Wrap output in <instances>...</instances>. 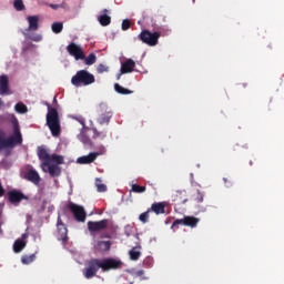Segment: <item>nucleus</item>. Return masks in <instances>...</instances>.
Here are the masks:
<instances>
[{"mask_svg": "<svg viewBox=\"0 0 284 284\" xmlns=\"http://www.w3.org/2000/svg\"><path fill=\"white\" fill-rule=\"evenodd\" d=\"M29 28L27 29L29 32H37L39 30V16H29L27 18Z\"/></svg>", "mask_w": 284, "mask_h": 284, "instance_id": "obj_21", "label": "nucleus"}, {"mask_svg": "<svg viewBox=\"0 0 284 284\" xmlns=\"http://www.w3.org/2000/svg\"><path fill=\"white\" fill-rule=\"evenodd\" d=\"M27 239H28V233H23L21 235V239L16 240V242L13 243V252L16 254L23 252V250L26 248V245L28 244L26 242Z\"/></svg>", "mask_w": 284, "mask_h": 284, "instance_id": "obj_18", "label": "nucleus"}, {"mask_svg": "<svg viewBox=\"0 0 284 284\" xmlns=\"http://www.w3.org/2000/svg\"><path fill=\"white\" fill-rule=\"evenodd\" d=\"M149 220H150V210L143 212L139 216V221H141V223H148Z\"/></svg>", "mask_w": 284, "mask_h": 284, "instance_id": "obj_36", "label": "nucleus"}, {"mask_svg": "<svg viewBox=\"0 0 284 284\" xmlns=\"http://www.w3.org/2000/svg\"><path fill=\"white\" fill-rule=\"evenodd\" d=\"M172 201L175 205H185L187 203V192L183 191H175L172 194Z\"/></svg>", "mask_w": 284, "mask_h": 284, "instance_id": "obj_17", "label": "nucleus"}, {"mask_svg": "<svg viewBox=\"0 0 284 284\" xmlns=\"http://www.w3.org/2000/svg\"><path fill=\"white\" fill-rule=\"evenodd\" d=\"M90 132L93 133L94 138L99 136V131H97V129H87L78 135L79 141H81L85 148L93 146L92 140L90 139Z\"/></svg>", "mask_w": 284, "mask_h": 284, "instance_id": "obj_11", "label": "nucleus"}, {"mask_svg": "<svg viewBox=\"0 0 284 284\" xmlns=\"http://www.w3.org/2000/svg\"><path fill=\"white\" fill-rule=\"evenodd\" d=\"M139 41L154 48V45H159V39H161V32L155 31L152 32L148 29H143L138 36Z\"/></svg>", "mask_w": 284, "mask_h": 284, "instance_id": "obj_3", "label": "nucleus"}, {"mask_svg": "<svg viewBox=\"0 0 284 284\" xmlns=\"http://www.w3.org/2000/svg\"><path fill=\"white\" fill-rule=\"evenodd\" d=\"M1 214H3V210L1 209V204H0V219H1Z\"/></svg>", "mask_w": 284, "mask_h": 284, "instance_id": "obj_48", "label": "nucleus"}, {"mask_svg": "<svg viewBox=\"0 0 284 284\" xmlns=\"http://www.w3.org/2000/svg\"><path fill=\"white\" fill-rule=\"evenodd\" d=\"M57 227L59 240L62 241V243H68V227H65V224L63 223V220H61V216L58 217Z\"/></svg>", "mask_w": 284, "mask_h": 284, "instance_id": "obj_16", "label": "nucleus"}, {"mask_svg": "<svg viewBox=\"0 0 284 284\" xmlns=\"http://www.w3.org/2000/svg\"><path fill=\"white\" fill-rule=\"evenodd\" d=\"M49 111L47 114V125L52 134V136L61 135V122L59 121V111L54 108L48 105Z\"/></svg>", "mask_w": 284, "mask_h": 284, "instance_id": "obj_1", "label": "nucleus"}, {"mask_svg": "<svg viewBox=\"0 0 284 284\" xmlns=\"http://www.w3.org/2000/svg\"><path fill=\"white\" fill-rule=\"evenodd\" d=\"M0 105H3V102L1 101V99H0Z\"/></svg>", "mask_w": 284, "mask_h": 284, "instance_id": "obj_49", "label": "nucleus"}, {"mask_svg": "<svg viewBox=\"0 0 284 284\" xmlns=\"http://www.w3.org/2000/svg\"><path fill=\"white\" fill-rule=\"evenodd\" d=\"M204 195L201 191H197V196L195 199L196 203H203Z\"/></svg>", "mask_w": 284, "mask_h": 284, "instance_id": "obj_41", "label": "nucleus"}, {"mask_svg": "<svg viewBox=\"0 0 284 284\" xmlns=\"http://www.w3.org/2000/svg\"><path fill=\"white\" fill-rule=\"evenodd\" d=\"M98 156H99L98 152H92L89 155H83V156L79 158L78 163H80L81 165H88L90 163H94V161H97Z\"/></svg>", "mask_w": 284, "mask_h": 284, "instance_id": "obj_20", "label": "nucleus"}, {"mask_svg": "<svg viewBox=\"0 0 284 284\" xmlns=\"http://www.w3.org/2000/svg\"><path fill=\"white\" fill-rule=\"evenodd\" d=\"M31 41H36V42H39L41 41V36H34V37H30Z\"/></svg>", "mask_w": 284, "mask_h": 284, "instance_id": "obj_42", "label": "nucleus"}, {"mask_svg": "<svg viewBox=\"0 0 284 284\" xmlns=\"http://www.w3.org/2000/svg\"><path fill=\"white\" fill-rule=\"evenodd\" d=\"M223 181H224L226 187H230V185H232L230 182H229V184H227V178H223Z\"/></svg>", "mask_w": 284, "mask_h": 284, "instance_id": "obj_46", "label": "nucleus"}, {"mask_svg": "<svg viewBox=\"0 0 284 284\" xmlns=\"http://www.w3.org/2000/svg\"><path fill=\"white\" fill-rule=\"evenodd\" d=\"M110 119H112V113L111 112L104 113V114L99 116L98 123H100V125H103L105 123H110Z\"/></svg>", "mask_w": 284, "mask_h": 284, "instance_id": "obj_28", "label": "nucleus"}, {"mask_svg": "<svg viewBox=\"0 0 284 284\" xmlns=\"http://www.w3.org/2000/svg\"><path fill=\"white\" fill-rule=\"evenodd\" d=\"M122 74H124V73H121V72H120V73L118 74V77H116V80H118V81L121 79Z\"/></svg>", "mask_w": 284, "mask_h": 284, "instance_id": "obj_47", "label": "nucleus"}, {"mask_svg": "<svg viewBox=\"0 0 284 284\" xmlns=\"http://www.w3.org/2000/svg\"><path fill=\"white\" fill-rule=\"evenodd\" d=\"M102 270V262L99 258H91L88 262L87 267L83 270V276L87 278H94L97 276V272Z\"/></svg>", "mask_w": 284, "mask_h": 284, "instance_id": "obj_6", "label": "nucleus"}, {"mask_svg": "<svg viewBox=\"0 0 284 284\" xmlns=\"http://www.w3.org/2000/svg\"><path fill=\"white\" fill-rule=\"evenodd\" d=\"M108 229V220H102L99 222H88V230L89 232H103V230Z\"/></svg>", "mask_w": 284, "mask_h": 284, "instance_id": "obj_15", "label": "nucleus"}, {"mask_svg": "<svg viewBox=\"0 0 284 284\" xmlns=\"http://www.w3.org/2000/svg\"><path fill=\"white\" fill-rule=\"evenodd\" d=\"M12 116H14V114H2L0 115V123H7V121H12Z\"/></svg>", "mask_w": 284, "mask_h": 284, "instance_id": "obj_38", "label": "nucleus"}, {"mask_svg": "<svg viewBox=\"0 0 284 284\" xmlns=\"http://www.w3.org/2000/svg\"><path fill=\"white\" fill-rule=\"evenodd\" d=\"M13 8L18 11L21 12L26 10V4H23V0H14L13 2Z\"/></svg>", "mask_w": 284, "mask_h": 284, "instance_id": "obj_34", "label": "nucleus"}, {"mask_svg": "<svg viewBox=\"0 0 284 284\" xmlns=\"http://www.w3.org/2000/svg\"><path fill=\"white\" fill-rule=\"evenodd\" d=\"M132 21L130 19H124L122 21V30L125 32L129 28H131Z\"/></svg>", "mask_w": 284, "mask_h": 284, "instance_id": "obj_39", "label": "nucleus"}, {"mask_svg": "<svg viewBox=\"0 0 284 284\" xmlns=\"http://www.w3.org/2000/svg\"><path fill=\"white\" fill-rule=\"evenodd\" d=\"M94 81V74L90 73L88 70L78 71L71 79V83L75 88H81V85H92Z\"/></svg>", "mask_w": 284, "mask_h": 284, "instance_id": "obj_2", "label": "nucleus"}, {"mask_svg": "<svg viewBox=\"0 0 284 284\" xmlns=\"http://www.w3.org/2000/svg\"><path fill=\"white\" fill-rule=\"evenodd\" d=\"M131 190L135 194H143V192H145L146 187L145 186H141L139 184H132V189Z\"/></svg>", "mask_w": 284, "mask_h": 284, "instance_id": "obj_35", "label": "nucleus"}, {"mask_svg": "<svg viewBox=\"0 0 284 284\" xmlns=\"http://www.w3.org/2000/svg\"><path fill=\"white\" fill-rule=\"evenodd\" d=\"M8 197L10 203L17 204L22 201H28V195L23 194L21 191L12 190L8 192Z\"/></svg>", "mask_w": 284, "mask_h": 284, "instance_id": "obj_14", "label": "nucleus"}, {"mask_svg": "<svg viewBox=\"0 0 284 284\" xmlns=\"http://www.w3.org/2000/svg\"><path fill=\"white\" fill-rule=\"evenodd\" d=\"M102 12H103V14L98 17V21H99L100 26H103V27L110 26V23H112V18L110 16H108L109 10L103 9Z\"/></svg>", "mask_w": 284, "mask_h": 284, "instance_id": "obj_23", "label": "nucleus"}, {"mask_svg": "<svg viewBox=\"0 0 284 284\" xmlns=\"http://www.w3.org/2000/svg\"><path fill=\"white\" fill-rule=\"evenodd\" d=\"M10 148V140L6 138V131L0 130V150Z\"/></svg>", "mask_w": 284, "mask_h": 284, "instance_id": "obj_25", "label": "nucleus"}, {"mask_svg": "<svg viewBox=\"0 0 284 284\" xmlns=\"http://www.w3.org/2000/svg\"><path fill=\"white\" fill-rule=\"evenodd\" d=\"M49 8H52V10H59L61 8L60 4H49Z\"/></svg>", "mask_w": 284, "mask_h": 284, "instance_id": "obj_44", "label": "nucleus"}, {"mask_svg": "<svg viewBox=\"0 0 284 284\" xmlns=\"http://www.w3.org/2000/svg\"><path fill=\"white\" fill-rule=\"evenodd\" d=\"M14 110H16V112H18V114H27L28 106L26 104H23L22 102H18L14 105Z\"/></svg>", "mask_w": 284, "mask_h": 284, "instance_id": "obj_31", "label": "nucleus"}, {"mask_svg": "<svg viewBox=\"0 0 284 284\" xmlns=\"http://www.w3.org/2000/svg\"><path fill=\"white\" fill-rule=\"evenodd\" d=\"M150 212H154V214H165V204L163 203H153Z\"/></svg>", "mask_w": 284, "mask_h": 284, "instance_id": "obj_24", "label": "nucleus"}, {"mask_svg": "<svg viewBox=\"0 0 284 284\" xmlns=\"http://www.w3.org/2000/svg\"><path fill=\"white\" fill-rule=\"evenodd\" d=\"M102 272H110V270H121L123 262L121 260L106 257L101 260Z\"/></svg>", "mask_w": 284, "mask_h": 284, "instance_id": "obj_10", "label": "nucleus"}, {"mask_svg": "<svg viewBox=\"0 0 284 284\" xmlns=\"http://www.w3.org/2000/svg\"><path fill=\"white\" fill-rule=\"evenodd\" d=\"M8 90H10L8 75H0V94H8Z\"/></svg>", "mask_w": 284, "mask_h": 284, "instance_id": "obj_22", "label": "nucleus"}, {"mask_svg": "<svg viewBox=\"0 0 284 284\" xmlns=\"http://www.w3.org/2000/svg\"><path fill=\"white\" fill-rule=\"evenodd\" d=\"M38 158L42 161L41 165H48V163H63V155L50 154L45 148H38Z\"/></svg>", "mask_w": 284, "mask_h": 284, "instance_id": "obj_5", "label": "nucleus"}, {"mask_svg": "<svg viewBox=\"0 0 284 284\" xmlns=\"http://www.w3.org/2000/svg\"><path fill=\"white\" fill-rule=\"evenodd\" d=\"M51 30L54 34H61V32H63V22H53Z\"/></svg>", "mask_w": 284, "mask_h": 284, "instance_id": "obj_29", "label": "nucleus"}, {"mask_svg": "<svg viewBox=\"0 0 284 284\" xmlns=\"http://www.w3.org/2000/svg\"><path fill=\"white\" fill-rule=\"evenodd\" d=\"M67 51L71 57H74L75 61L85 59V53H83V49L79 47V44L71 42L67 47Z\"/></svg>", "mask_w": 284, "mask_h": 284, "instance_id": "obj_12", "label": "nucleus"}, {"mask_svg": "<svg viewBox=\"0 0 284 284\" xmlns=\"http://www.w3.org/2000/svg\"><path fill=\"white\" fill-rule=\"evenodd\" d=\"M114 90H115V92H118V94H132L133 93V91L121 87V84H119V83L114 84Z\"/></svg>", "mask_w": 284, "mask_h": 284, "instance_id": "obj_32", "label": "nucleus"}, {"mask_svg": "<svg viewBox=\"0 0 284 284\" xmlns=\"http://www.w3.org/2000/svg\"><path fill=\"white\" fill-rule=\"evenodd\" d=\"M85 65H94L97 63V54L90 53L87 58L84 55Z\"/></svg>", "mask_w": 284, "mask_h": 284, "instance_id": "obj_33", "label": "nucleus"}, {"mask_svg": "<svg viewBox=\"0 0 284 284\" xmlns=\"http://www.w3.org/2000/svg\"><path fill=\"white\" fill-rule=\"evenodd\" d=\"M134 68H136V62L132 59H128L121 64L120 72L121 74H130L131 72H134Z\"/></svg>", "mask_w": 284, "mask_h": 284, "instance_id": "obj_19", "label": "nucleus"}, {"mask_svg": "<svg viewBox=\"0 0 284 284\" xmlns=\"http://www.w3.org/2000/svg\"><path fill=\"white\" fill-rule=\"evenodd\" d=\"M37 258L36 254H31V255H23L21 257V263L23 265H30V263H34V260Z\"/></svg>", "mask_w": 284, "mask_h": 284, "instance_id": "obj_30", "label": "nucleus"}, {"mask_svg": "<svg viewBox=\"0 0 284 284\" xmlns=\"http://www.w3.org/2000/svg\"><path fill=\"white\" fill-rule=\"evenodd\" d=\"M23 179L30 183H33V185H39L41 183V175H39V172H37L34 169H29L23 174Z\"/></svg>", "mask_w": 284, "mask_h": 284, "instance_id": "obj_13", "label": "nucleus"}, {"mask_svg": "<svg viewBox=\"0 0 284 284\" xmlns=\"http://www.w3.org/2000/svg\"><path fill=\"white\" fill-rule=\"evenodd\" d=\"M63 163L48 162V164L41 165L43 172L50 174L53 179L61 176V166Z\"/></svg>", "mask_w": 284, "mask_h": 284, "instance_id": "obj_8", "label": "nucleus"}, {"mask_svg": "<svg viewBox=\"0 0 284 284\" xmlns=\"http://www.w3.org/2000/svg\"><path fill=\"white\" fill-rule=\"evenodd\" d=\"M97 181H101L100 179H97Z\"/></svg>", "mask_w": 284, "mask_h": 284, "instance_id": "obj_52", "label": "nucleus"}, {"mask_svg": "<svg viewBox=\"0 0 284 284\" xmlns=\"http://www.w3.org/2000/svg\"><path fill=\"white\" fill-rule=\"evenodd\" d=\"M200 219L195 216H184L183 219H178L172 224V230L179 227V225H185L186 227H196L200 223Z\"/></svg>", "mask_w": 284, "mask_h": 284, "instance_id": "obj_9", "label": "nucleus"}, {"mask_svg": "<svg viewBox=\"0 0 284 284\" xmlns=\"http://www.w3.org/2000/svg\"><path fill=\"white\" fill-rule=\"evenodd\" d=\"M11 123L13 125V134L7 138L9 141L10 148H14L17 145H21L23 143V136L21 135V129L19 126V120L16 115H11Z\"/></svg>", "mask_w": 284, "mask_h": 284, "instance_id": "obj_4", "label": "nucleus"}, {"mask_svg": "<svg viewBox=\"0 0 284 284\" xmlns=\"http://www.w3.org/2000/svg\"><path fill=\"white\" fill-rule=\"evenodd\" d=\"M243 88H247V84H243Z\"/></svg>", "mask_w": 284, "mask_h": 284, "instance_id": "obj_51", "label": "nucleus"}, {"mask_svg": "<svg viewBox=\"0 0 284 284\" xmlns=\"http://www.w3.org/2000/svg\"><path fill=\"white\" fill-rule=\"evenodd\" d=\"M250 165H254V163L252 161H250Z\"/></svg>", "mask_w": 284, "mask_h": 284, "instance_id": "obj_50", "label": "nucleus"}, {"mask_svg": "<svg viewBox=\"0 0 284 284\" xmlns=\"http://www.w3.org/2000/svg\"><path fill=\"white\" fill-rule=\"evenodd\" d=\"M98 192H108V186L105 184H97Z\"/></svg>", "mask_w": 284, "mask_h": 284, "instance_id": "obj_40", "label": "nucleus"}, {"mask_svg": "<svg viewBox=\"0 0 284 284\" xmlns=\"http://www.w3.org/2000/svg\"><path fill=\"white\" fill-rule=\"evenodd\" d=\"M68 210L73 214L75 221H78V223H85V209H83V206L75 204L74 202H70L67 205Z\"/></svg>", "mask_w": 284, "mask_h": 284, "instance_id": "obj_7", "label": "nucleus"}, {"mask_svg": "<svg viewBox=\"0 0 284 284\" xmlns=\"http://www.w3.org/2000/svg\"><path fill=\"white\" fill-rule=\"evenodd\" d=\"M129 256L131 261H139V258H141V251L136 250V246H134L129 251Z\"/></svg>", "mask_w": 284, "mask_h": 284, "instance_id": "obj_27", "label": "nucleus"}, {"mask_svg": "<svg viewBox=\"0 0 284 284\" xmlns=\"http://www.w3.org/2000/svg\"><path fill=\"white\" fill-rule=\"evenodd\" d=\"M6 194V189H3V185L0 182V197Z\"/></svg>", "mask_w": 284, "mask_h": 284, "instance_id": "obj_43", "label": "nucleus"}, {"mask_svg": "<svg viewBox=\"0 0 284 284\" xmlns=\"http://www.w3.org/2000/svg\"><path fill=\"white\" fill-rule=\"evenodd\" d=\"M143 274H145V271L143 270H140L136 272V276H143Z\"/></svg>", "mask_w": 284, "mask_h": 284, "instance_id": "obj_45", "label": "nucleus"}, {"mask_svg": "<svg viewBox=\"0 0 284 284\" xmlns=\"http://www.w3.org/2000/svg\"><path fill=\"white\" fill-rule=\"evenodd\" d=\"M110 68L105 64H99L97 68L98 74H103V72H109Z\"/></svg>", "mask_w": 284, "mask_h": 284, "instance_id": "obj_37", "label": "nucleus"}, {"mask_svg": "<svg viewBox=\"0 0 284 284\" xmlns=\"http://www.w3.org/2000/svg\"><path fill=\"white\" fill-rule=\"evenodd\" d=\"M110 247H112V242H110V241H99L98 242V250L100 252H109Z\"/></svg>", "mask_w": 284, "mask_h": 284, "instance_id": "obj_26", "label": "nucleus"}]
</instances>
